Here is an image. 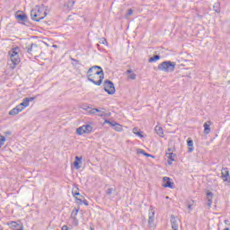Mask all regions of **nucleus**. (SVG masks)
<instances>
[{
    "mask_svg": "<svg viewBox=\"0 0 230 230\" xmlns=\"http://www.w3.org/2000/svg\"><path fill=\"white\" fill-rule=\"evenodd\" d=\"M47 16H48V13H46V10H44V7L36 5L31 11V19L32 21H35L36 22H40V21H42V19L46 18Z\"/></svg>",
    "mask_w": 230,
    "mask_h": 230,
    "instance_id": "obj_1",
    "label": "nucleus"
},
{
    "mask_svg": "<svg viewBox=\"0 0 230 230\" xmlns=\"http://www.w3.org/2000/svg\"><path fill=\"white\" fill-rule=\"evenodd\" d=\"M158 71H164V73H173L175 71V62L164 61L158 65Z\"/></svg>",
    "mask_w": 230,
    "mask_h": 230,
    "instance_id": "obj_2",
    "label": "nucleus"
},
{
    "mask_svg": "<svg viewBox=\"0 0 230 230\" xmlns=\"http://www.w3.org/2000/svg\"><path fill=\"white\" fill-rule=\"evenodd\" d=\"M98 75H103V69L100 66H93L90 67L87 71V78H93L98 76Z\"/></svg>",
    "mask_w": 230,
    "mask_h": 230,
    "instance_id": "obj_3",
    "label": "nucleus"
},
{
    "mask_svg": "<svg viewBox=\"0 0 230 230\" xmlns=\"http://www.w3.org/2000/svg\"><path fill=\"white\" fill-rule=\"evenodd\" d=\"M104 91L109 94H114L116 93V87H114V83L111 80H105L103 83Z\"/></svg>",
    "mask_w": 230,
    "mask_h": 230,
    "instance_id": "obj_4",
    "label": "nucleus"
},
{
    "mask_svg": "<svg viewBox=\"0 0 230 230\" xmlns=\"http://www.w3.org/2000/svg\"><path fill=\"white\" fill-rule=\"evenodd\" d=\"M93 132V126L84 125L76 128V134L78 136H83V134H91Z\"/></svg>",
    "mask_w": 230,
    "mask_h": 230,
    "instance_id": "obj_5",
    "label": "nucleus"
},
{
    "mask_svg": "<svg viewBox=\"0 0 230 230\" xmlns=\"http://www.w3.org/2000/svg\"><path fill=\"white\" fill-rule=\"evenodd\" d=\"M221 179L223 180V182H226L227 186H230V174L227 167H223L221 169Z\"/></svg>",
    "mask_w": 230,
    "mask_h": 230,
    "instance_id": "obj_6",
    "label": "nucleus"
},
{
    "mask_svg": "<svg viewBox=\"0 0 230 230\" xmlns=\"http://www.w3.org/2000/svg\"><path fill=\"white\" fill-rule=\"evenodd\" d=\"M104 78V74H101L98 75H93V77H87L89 82L94 84V85H102Z\"/></svg>",
    "mask_w": 230,
    "mask_h": 230,
    "instance_id": "obj_7",
    "label": "nucleus"
},
{
    "mask_svg": "<svg viewBox=\"0 0 230 230\" xmlns=\"http://www.w3.org/2000/svg\"><path fill=\"white\" fill-rule=\"evenodd\" d=\"M26 49L27 53H29V55H31V57H37V55H39V51L40 50L37 44L33 43H31L30 47L26 48Z\"/></svg>",
    "mask_w": 230,
    "mask_h": 230,
    "instance_id": "obj_8",
    "label": "nucleus"
},
{
    "mask_svg": "<svg viewBox=\"0 0 230 230\" xmlns=\"http://www.w3.org/2000/svg\"><path fill=\"white\" fill-rule=\"evenodd\" d=\"M16 19L19 21V22H21L22 24H24V22H26L28 21V16L22 13H21V11H18L15 14Z\"/></svg>",
    "mask_w": 230,
    "mask_h": 230,
    "instance_id": "obj_9",
    "label": "nucleus"
},
{
    "mask_svg": "<svg viewBox=\"0 0 230 230\" xmlns=\"http://www.w3.org/2000/svg\"><path fill=\"white\" fill-rule=\"evenodd\" d=\"M75 199L76 200V204H79V205L84 204V206H89V201H87V199H85V198L80 193L79 195L75 196Z\"/></svg>",
    "mask_w": 230,
    "mask_h": 230,
    "instance_id": "obj_10",
    "label": "nucleus"
},
{
    "mask_svg": "<svg viewBox=\"0 0 230 230\" xmlns=\"http://www.w3.org/2000/svg\"><path fill=\"white\" fill-rule=\"evenodd\" d=\"M9 57L13 66H19V64L21 63V58H19V54H9Z\"/></svg>",
    "mask_w": 230,
    "mask_h": 230,
    "instance_id": "obj_11",
    "label": "nucleus"
},
{
    "mask_svg": "<svg viewBox=\"0 0 230 230\" xmlns=\"http://www.w3.org/2000/svg\"><path fill=\"white\" fill-rule=\"evenodd\" d=\"M7 226H9L10 229L16 230L17 228L22 226V224H21V221H10L7 223Z\"/></svg>",
    "mask_w": 230,
    "mask_h": 230,
    "instance_id": "obj_12",
    "label": "nucleus"
},
{
    "mask_svg": "<svg viewBox=\"0 0 230 230\" xmlns=\"http://www.w3.org/2000/svg\"><path fill=\"white\" fill-rule=\"evenodd\" d=\"M155 217V212L154 211V209H151L149 212V219H148L149 227H154Z\"/></svg>",
    "mask_w": 230,
    "mask_h": 230,
    "instance_id": "obj_13",
    "label": "nucleus"
},
{
    "mask_svg": "<svg viewBox=\"0 0 230 230\" xmlns=\"http://www.w3.org/2000/svg\"><path fill=\"white\" fill-rule=\"evenodd\" d=\"M164 188H170L171 190H173V182L170 181L169 177H164Z\"/></svg>",
    "mask_w": 230,
    "mask_h": 230,
    "instance_id": "obj_14",
    "label": "nucleus"
},
{
    "mask_svg": "<svg viewBox=\"0 0 230 230\" xmlns=\"http://www.w3.org/2000/svg\"><path fill=\"white\" fill-rule=\"evenodd\" d=\"M19 112H22V108L19 104L9 111V116H17Z\"/></svg>",
    "mask_w": 230,
    "mask_h": 230,
    "instance_id": "obj_15",
    "label": "nucleus"
},
{
    "mask_svg": "<svg viewBox=\"0 0 230 230\" xmlns=\"http://www.w3.org/2000/svg\"><path fill=\"white\" fill-rule=\"evenodd\" d=\"M84 162V157L75 156V161L74 162V166L76 170H80V164Z\"/></svg>",
    "mask_w": 230,
    "mask_h": 230,
    "instance_id": "obj_16",
    "label": "nucleus"
},
{
    "mask_svg": "<svg viewBox=\"0 0 230 230\" xmlns=\"http://www.w3.org/2000/svg\"><path fill=\"white\" fill-rule=\"evenodd\" d=\"M171 226L172 229H179V223L177 222V217L173 215L171 216Z\"/></svg>",
    "mask_w": 230,
    "mask_h": 230,
    "instance_id": "obj_17",
    "label": "nucleus"
},
{
    "mask_svg": "<svg viewBox=\"0 0 230 230\" xmlns=\"http://www.w3.org/2000/svg\"><path fill=\"white\" fill-rule=\"evenodd\" d=\"M203 127H204V131H203L204 134L208 135L209 134V132H211V121L208 120L205 122Z\"/></svg>",
    "mask_w": 230,
    "mask_h": 230,
    "instance_id": "obj_18",
    "label": "nucleus"
},
{
    "mask_svg": "<svg viewBox=\"0 0 230 230\" xmlns=\"http://www.w3.org/2000/svg\"><path fill=\"white\" fill-rule=\"evenodd\" d=\"M177 155L173 154V153H168L166 152V157L168 160V164H172V163H173V161H175V157Z\"/></svg>",
    "mask_w": 230,
    "mask_h": 230,
    "instance_id": "obj_19",
    "label": "nucleus"
},
{
    "mask_svg": "<svg viewBox=\"0 0 230 230\" xmlns=\"http://www.w3.org/2000/svg\"><path fill=\"white\" fill-rule=\"evenodd\" d=\"M207 199H208L207 206L208 208H211V204H213V192L211 191L207 192Z\"/></svg>",
    "mask_w": 230,
    "mask_h": 230,
    "instance_id": "obj_20",
    "label": "nucleus"
},
{
    "mask_svg": "<svg viewBox=\"0 0 230 230\" xmlns=\"http://www.w3.org/2000/svg\"><path fill=\"white\" fill-rule=\"evenodd\" d=\"M29 105H30V100H28L27 97L22 100V102L18 104V106L21 107L22 111H24L26 107H29Z\"/></svg>",
    "mask_w": 230,
    "mask_h": 230,
    "instance_id": "obj_21",
    "label": "nucleus"
},
{
    "mask_svg": "<svg viewBox=\"0 0 230 230\" xmlns=\"http://www.w3.org/2000/svg\"><path fill=\"white\" fill-rule=\"evenodd\" d=\"M187 146L189 154H191V152L195 150V147L193 146V140L191 138L187 139Z\"/></svg>",
    "mask_w": 230,
    "mask_h": 230,
    "instance_id": "obj_22",
    "label": "nucleus"
},
{
    "mask_svg": "<svg viewBox=\"0 0 230 230\" xmlns=\"http://www.w3.org/2000/svg\"><path fill=\"white\" fill-rule=\"evenodd\" d=\"M79 208H75L71 213V218L75 222V226H78V219H76V215H78Z\"/></svg>",
    "mask_w": 230,
    "mask_h": 230,
    "instance_id": "obj_23",
    "label": "nucleus"
},
{
    "mask_svg": "<svg viewBox=\"0 0 230 230\" xmlns=\"http://www.w3.org/2000/svg\"><path fill=\"white\" fill-rule=\"evenodd\" d=\"M85 111L88 112V114H96V112H102V110L96 109V108H91L89 106L85 108Z\"/></svg>",
    "mask_w": 230,
    "mask_h": 230,
    "instance_id": "obj_24",
    "label": "nucleus"
},
{
    "mask_svg": "<svg viewBox=\"0 0 230 230\" xmlns=\"http://www.w3.org/2000/svg\"><path fill=\"white\" fill-rule=\"evenodd\" d=\"M155 132L160 136V137H164V133L163 132V128L161 126H155Z\"/></svg>",
    "mask_w": 230,
    "mask_h": 230,
    "instance_id": "obj_25",
    "label": "nucleus"
},
{
    "mask_svg": "<svg viewBox=\"0 0 230 230\" xmlns=\"http://www.w3.org/2000/svg\"><path fill=\"white\" fill-rule=\"evenodd\" d=\"M161 58V56L159 55H155L153 57H151L149 59H148V62L152 63V62H157V60H160Z\"/></svg>",
    "mask_w": 230,
    "mask_h": 230,
    "instance_id": "obj_26",
    "label": "nucleus"
},
{
    "mask_svg": "<svg viewBox=\"0 0 230 230\" xmlns=\"http://www.w3.org/2000/svg\"><path fill=\"white\" fill-rule=\"evenodd\" d=\"M213 10L214 12H216L217 13H220V4L216 3L213 6Z\"/></svg>",
    "mask_w": 230,
    "mask_h": 230,
    "instance_id": "obj_27",
    "label": "nucleus"
},
{
    "mask_svg": "<svg viewBox=\"0 0 230 230\" xmlns=\"http://www.w3.org/2000/svg\"><path fill=\"white\" fill-rule=\"evenodd\" d=\"M9 55H19V47L13 48L9 51Z\"/></svg>",
    "mask_w": 230,
    "mask_h": 230,
    "instance_id": "obj_28",
    "label": "nucleus"
},
{
    "mask_svg": "<svg viewBox=\"0 0 230 230\" xmlns=\"http://www.w3.org/2000/svg\"><path fill=\"white\" fill-rule=\"evenodd\" d=\"M114 130H116L117 132H121V130H123V127H121V125H119V123L115 124L114 126Z\"/></svg>",
    "mask_w": 230,
    "mask_h": 230,
    "instance_id": "obj_29",
    "label": "nucleus"
},
{
    "mask_svg": "<svg viewBox=\"0 0 230 230\" xmlns=\"http://www.w3.org/2000/svg\"><path fill=\"white\" fill-rule=\"evenodd\" d=\"M72 195L73 197H76L77 195H80V192H78V187H75L72 189Z\"/></svg>",
    "mask_w": 230,
    "mask_h": 230,
    "instance_id": "obj_30",
    "label": "nucleus"
},
{
    "mask_svg": "<svg viewBox=\"0 0 230 230\" xmlns=\"http://www.w3.org/2000/svg\"><path fill=\"white\" fill-rule=\"evenodd\" d=\"M105 123H108V125H111V127H113V128H114V127L117 125L118 122H116V121H111V120H109V119H106V120H105Z\"/></svg>",
    "mask_w": 230,
    "mask_h": 230,
    "instance_id": "obj_31",
    "label": "nucleus"
},
{
    "mask_svg": "<svg viewBox=\"0 0 230 230\" xmlns=\"http://www.w3.org/2000/svg\"><path fill=\"white\" fill-rule=\"evenodd\" d=\"M114 191H116V190H114V188H110L106 190V195H112V193H114Z\"/></svg>",
    "mask_w": 230,
    "mask_h": 230,
    "instance_id": "obj_32",
    "label": "nucleus"
},
{
    "mask_svg": "<svg viewBox=\"0 0 230 230\" xmlns=\"http://www.w3.org/2000/svg\"><path fill=\"white\" fill-rule=\"evenodd\" d=\"M4 141H6V138L4 136H1L0 137V148L4 145Z\"/></svg>",
    "mask_w": 230,
    "mask_h": 230,
    "instance_id": "obj_33",
    "label": "nucleus"
},
{
    "mask_svg": "<svg viewBox=\"0 0 230 230\" xmlns=\"http://www.w3.org/2000/svg\"><path fill=\"white\" fill-rule=\"evenodd\" d=\"M99 111H101V112H99V114H97V116H99V118H103V116H105V112L102 111H103V108L99 109Z\"/></svg>",
    "mask_w": 230,
    "mask_h": 230,
    "instance_id": "obj_34",
    "label": "nucleus"
},
{
    "mask_svg": "<svg viewBox=\"0 0 230 230\" xmlns=\"http://www.w3.org/2000/svg\"><path fill=\"white\" fill-rule=\"evenodd\" d=\"M136 74H129V75L128 76V78L129 79V80H136Z\"/></svg>",
    "mask_w": 230,
    "mask_h": 230,
    "instance_id": "obj_35",
    "label": "nucleus"
},
{
    "mask_svg": "<svg viewBox=\"0 0 230 230\" xmlns=\"http://www.w3.org/2000/svg\"><path fill=\"white\" fill-rule=\"evenodd\" d=\"M135 135L139 136L141 139H143V137H145V135L141 131H137Z\"/></svg>",
    "mask_w": 230,
    "mask_h": 230,
    "instance_id": "obj_36",
    "label": "nucleus"
},
{
    "mask_svg": "<svg viewBox=\"0 0 230 230\" xmlns=\"http://www.w3.org/2000/svg\"><path fill=\"white\" fill-rule=\"evenodd\" d=\"M132 13H134V10L128 9V13H127V16H128V17H130V15H132Z\"/></svg>",
    "mask_w": 230,
    "mask_h": 230,
    "instance_id": "obj_37",
    "label": "nucleus"
},
{
    "mask_svg": "<svg viewBox=\"0 0 230 230\" xmlns=\"http://www.w3.org/2000/svg\"><path fill=\"white\" fill-rule=\"evenodd\" d=\"M99 44H107V40H105V39H101L100 40H99Z\"/></svg>",
    "mask_w": 230,
    "mask_h": 230,
    "instance_id": "obj_38",
    "label": "nucleus"
},
{
    "mask_svg": "<svg viewBox=\"0 0 230 230\" xmlns=\"http://www.w3.org/2000/svg\"><path fill=\"white\" fill-rule=\"evenodd\" d=\"M72 62H74V66H76L77 64H80V61L75 59V58H71Z\"/></svg>",
    "mask_w": 230,
    "mask_h": 230,
    "instance_id": "obj_39",
    "label": "nucleus"
},
{
    "mask_svg": "<svg viewBox=\"0 0 230 230\" xmlns=\"http://www.w3.org/2000/svg\"><path fill=\"white\" fill-rule=\"evenodd\" d=\"M75 5V0H70L68 2V6H74Z\"/></svg>",
    "mask_w": 230,
    "mask_h": 230,
    "instance_id": "obj_40",
    "label": "nucleus"
},
{
    "mask_svg": "<svg viewBox=\"0 0 230 230\" xmlns=\"http://www.w3.org/2000/svg\"><path fill=\"white\" fill-rule=\"evenodd\" d=\"M145 150L143 149H137V154H142V155H145Z\"/></svg>",
    "mask_w": 230,
    "mask_h": 230,
    "instance_id": "obj_41",
    "label": "nucleus"
},
{
    "mask_svg": "<svg viewBox=\"0 0 230 230\" xmlns=\"http://www.w3.org/2000/svg\"><path fill=\"white\" fill-rule=\"evenodd\" d=\"M61 230H69V226H63L61 227Z\"/></svg>",
    "mask_w": 230,
    "mask_h": 230,
    "instance_id": "obj_42",
    "label": "nucleus"
},
{
    "mask_svg": "<svg viewBox=\"0 0 230 230\" xmlns=\"http://www.w3.org/2000/svg\"><path fill=\"white\" fill-rule=\"evenodd\" d=\"M27 100H29V103H30V102H33L35 100V97H30V98L27 97Z\"/></svg>",
    "mask_w": 230,
    "mask_h": 230,
    "instance_id": "obj_43",
    "label": "nucleus"
},
{
    "mask_svg": "<svg viewBox=\"0 0 230 230\" xmlns=\"http://www.w3.org/2000/svg\"><path fill=\"white\" fill-rule=\"evenodd\" d=\"M127 75H132V69H128V70H127Z\"/></svg>",
    "mask_w": 230,
    "mask_h": 230,
    "instance_id": "obj_44",
    "label": "nucleus"
},
{
    "mask_svg": "<svg viewBox=\"0 0 230 230\" xmlns=\"http://www.w3.org/2000/svg\"><path fill=\"white\" fill-rule=\"evenodd\" d=\"M144 155H145L146 157H152V155H151L150 154L146 153V152L144 154Z\"/></svg>",
    "mask_w": 230,
    "mask_h": 230,
    "instance_id": "obj_45",
    "label": "nucleus"
},
{
    "mask_svg": "<svg viewBox=\"0 0 230 230\" xmlns=\"http://www.w3.org/2000/svg\"><path fill=\"white\" fill-rule=\"evenodd\" d=\"M137 132H139V131H137V128H133V134H136Z\"/></svg>",
    "mask_w": 230,
    "mask_h": 230,
    "instance_id": "obj_46",
    "label": "nucleus"
},
{
    "mask_svg": "<svg viewBox=\"0 0 230 230\" xmlns=\"http://www.w3.org/2000/svg\"><path fill=\"white\" fill-rule=\"evenodd\" d=\"M16 230H24V226H21L19 228H17Z\"/></svg>",
    "mask_w": 230,
    "mask_h": 230,
    "instance_id": "obj_47",
    "label": "nucleus"
},
{
    "mask_svg": "<svg viewBox=\"0 0 230 230\" xmlns=\"http://www.w3.org/2000/svg\"><path fill=\"white\" fill-rule=\"evenodd\" d=\"M188 208L191 210L193 209V205H189Z\"/></svg>",
    "mask_w": 230,
    "mask_h": 230,
    "instance_id": "obj_48",
    "label": "nucleus"
},
{
    "mask_svg": "<svg viewBox=\"0 0 230 230\" xmlns=\"http://www.w3.org/2000/svg\"><path fill=\"white\" fill-rule=\"evenodd\" d=\"M96 48L100 49V44H96Z\"/></svg>",
    "mask_w": 230,
    "mask_h": 230,
    "instance_id": "obj_49",
    "label": "nucleus"
},
{
    "mask_svg": "<svg viewBox=\"0 0 230 230\" xmlns=\"http://www.w3.org/2000/svg\"><path fill=\"white\" fill-rule=\"evenodd\" d=\"M168 152H172V149L168 148Z\"/></svg>",
    "mask_w": 230,
    "mask_h": 230,
    "instance_id": "obj_50",
    "label": "nucleus"
},
{
    "mask_svg": "<svg viewBox=\"0 0 230 230\" xmlns=\"http://www.w3.org/2000/svg\"><path fill=\"white\" fill-rule=\"evenodd\" d=\"M224 230H229V228H225Z\"/></svg>",
    "mask_w": 230,
    "mask_h": 230,
    "instance_id": "obj_51",
    "label": "nucleus"
},
{
    "mask_svg": "<svg viewBox=\"0 0 230 230\" xmlns=\"http://www.w3.org/2000/svg\"><path fill=\"white\" fill-rule=\"evenodd\" d=\"M0 230H3V228L0 226Z\"/></svg>",
    "mask_w": 230,
    "mask_h": 230,
    "instance_id": "obj_52",
    "label": "nucleus"
},
{
    "mask_svg": "<svg viewBox=\"0 0 230 230\" xmlns=\"http://www.w3.org/2000/svg\"><path fill=\"white\" fill-rule=\"evenodd\" d=\"M172 230H179V229H172Z\"/></svg>",
    "mask_w": 230,
    "mask_h": 230,
    "instance_id": "obj_53",
    "label": "nucleus"
}]
</instances>
